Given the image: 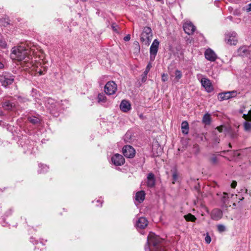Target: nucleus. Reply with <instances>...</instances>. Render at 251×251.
<instances>
[{"mask_svg":"<svg viewBox=\"0 0 251 251\" xmlns=\"http://www.w3.org/2000/svg\"><path fill=\"white\" fill-rule=\"evenodd\" d=\"M112 27L113 30L117 31L116 26H115L114 24L112 25Z\"/></svg>","mask_w":251,"mask_h":251,"instance_id":"51","label":"nucleus"},{"mask_svg":"<svg viewBox=\"0 0 251 251\" xmlns=\"http://www.w3.org/2000/svg\"><path fill=\"white\" fill-rule=\"evenodd\" d=\"M106 100V97L104 94H99L98 96V102H105Z\"/></svg>","mask_w":251,"mask_h":251,"instance_id":"29","label":"nucleus"},{"mask_svg":"<svg viewBox=\"0 0 251 251\" xmlns=\"http://www.w3.org/2000/svg\"><path fill=\"white\" fill-rule=\"evenodd\" d=\"M28 121L33 125H37L40 123L41 120L39 117L32 116L28 117Z\"/></svg>","mask_w":251,"mask_h":251,"instance_id":"24","label":"nucleus"},{"mask_svg":"<svg viewBox=\"0 0 251 251\" xmlns=\"http://www.w3.org/2000/svg\"><path fill=\"white\" fill-rule=\"evenodd\" d=\"M38 166L39 168V170H38V174L46 173L48 171L49 167L46 165L39 163Z\"/></svg>","mask_w":251,"mask_h":251,"instance_id":"25","label":"nucleus"},{"mask_svg":"<svg viewBox=\"0 0 251 251\" xmlns=\"http://www.w3.org/2000/svg\"><path fill=\"white\" fill-rule=\"evenodd\" d=\"M14 79V76L8 72H4L2 75L0 76V82L2 86L6 87L7 86L11 84Z\"/></svg>","mask_w":251,"mask_h":251,"instance_id":"4","label":"nucleus"},{"mask_svg":"<svg viewBox=\"0 0 251 251\" xmlns=\"http://www.w3.org/2000/svg\"><path fill=\"white\" fill-rule=\"evenodd\" d=\"M117 90V84L113 81L107 82L104 86V92L108 95H113Z\"/></svg>","mask_w":251,"mask_h":251,"instance_id":"8","label":"nucleus"},{"mask_svg":"<svg viewBox=\"0 0 251 251\" xmlns=\"http://www.w3.org/2000/svg\"><path fill=\"white\" fill-rule=\"evenodd\" d=\"M148 225V221L145 217H140L136 223V227L137 229H144Z\"/></svg>","mask_w":251,"mask_h":251,"instance_id":"15","label":"nucleus"},{"mask_svg":"<svg viewBox=\"0 0 251 251\" xmlns=\"http://www.w3.org/2000/svg\"><path fill=\"white\" fill-rule=\"evenodd\" d=\"M175 79L177 81H178L182 77V76L181 72L179 70H176L175 71Z\"/></svg>","mask_w":251,"mask_h":251,"instance_id":"30","label":"nucleus"},{"mask_svg":"<svg viewBox=\"0 0 251 251\" xmlns=\"http://www.w3.org/2000/svg\"><path fill=\"white\" fill-rule=\"evenodd\" d=\"M13 212V210L12 208L8 209L4 213V217H7L10 216Z\"/></svg>","mask_w":251,"mask_h":251,"instance_id":"35","label":"nucleus"},{"mask_svg":"<svg viewBox=\"0 0 251 251\" xmlns=\"http://www.w3.org/2000/svg\"><path fill=\"white\" fill-rule=\"evenodd\" d=\"M111 161L114 165L119 166L123 165L125 163V160L122 155L116 153L111 157Z\"/></svg>","mask_w":251,"mask_h":251,"instance_id":"11","label":"nucleus"},{"mask_svg":"<svg viewBox=\"0 0 251 251\" xmlns=\"http://www.w3.org/2000/svg\"><path fill=\"white\" fill-rule=\"evenodd\" d=\"M147 183L148 187L149 188H152L154 186L155 179L153 173H150L148 175Z\"/></svg>","mask_w":251,"mask_h":251,"instance_id":"17","label":"nucleus"},{"mask_svg":"<svg viewBox=\"0 0 251 251\" xmlns=\"http://www.w3.org/2000/svg\"><path fill=\"white\" fill-rule=\"evenodd\" d=\"M223 216L222 211L218 209L213 210L211 213L212 218L214 220H218L220 219Z\"/></svg>","mask_w":251,"mask_h":251,"instance_id":"18","label":"nucleus"},{"mask_svg":"<svg viewBox=\"0 0 251 251\" xmlns=\"http://www.w3.org/2000/svg\"><path fill=\"white\" fill-rule=\"evenodd\" d=\"M218 99L220 101L227 100L230 99V95L228 94V91L221 93L218 94Z\"/></svg>","mask_w":251,"mask_h":251,"instance_id":"22","label":"nucleus"},{"mask_svg":"<svg viewBox=\"0 0 251 251\" xmlns=\"http://www.w3.org/2000/svg\"><path fill=\"white\" fill-rule=\"evenodd\" d=\"M201 85L204 88L205 91L210 93L213 90L210 80L205 77H203L201 80Z\"/></svg>","mask_w":251,"mask_h":251,"instance_id":"12","label":"nucleus"},{"mask_svg":"<svg viewBox=\"0 0 251 251\" xmlns=\"http://www.w3.org/2000/svg\"><path fill=\"white\" fill-rule=\"evenodd\" d=\"M40 243L42 245H44V243H43V241H40Z\"/></svg>","mask_w":251,"mask_h":251,"instance_id":"55","label":"nucleus"},{"mask_svg":"<svg viewBox=\"0 0 251 251\" xmlns=\"http://www.w3.org/2000/svg\"><path fill=\"white\" fill-rule=\"evenodd\" d=\"M189 127L188 123L186 121H183L181 123V130L182 133L185 135L187 134L189 132Z\"/></svg>","mask_w":251,"mask_h":251,"instance_id":"21","label":"nucleus"},{"mask_svg":"<svg viewBox=\"0 0 251 251\" xmlns=\"http://www.w3.org/2000/svg\"><path fill=\"white\" fill-rule=\"evenodd\" d=\"M143 117V115L141 114V115H140V118H142Z\"/></svg>","mask_w":251,"mask_h":251,"instance_id":"56","label":"nucleus"},{"mask_svg":"<svg viewBox=\"0 0 251 251\" xmlns=\"http://www.w3.org/2000/svg\"><path fill=\"white\" fill-rule=\"evenodd\" d=\"M237 185V182L236 181H233L231 184V187L232 188H235Z\"/></svg>","mask_w":251,"mask_h":251,"instance_id":"46","label":"nucleus"},{"mask_svg":"<svg viewBox=\"0 0 251 251\" xmlns=\"http://www.w3.org/2000/svg\"><path fill=\"white\" fill-rule=\"evenodd\" d=\"M152 67V65H151V63H149L146 68V69L145 70V71L143 73V76L142 77V82H145L146 79H147V75L149 73L151 68Z\"/></svg>","mask_w":251,"mask_h":251,"instance_id":"23","label":"nucleus"},{"mask_svg":"<svg viewBox=\"0 0 251 251\" xmlns=\"http://www.w3.org/2000/svg\"><path fill=\"white\" fill-rule=\"evenodd\" d=\"M233 196V194L230 195V197H232Z\"/></svg>","mask_w":251,"mask_h":251,"instance_id":"59","label":"nucleus"},{"mask_svg":"<svg viewBox=\"0 0 251 251\" xmlns=\"http://www.w3.org/2000/svg\"><path fill=\"white\" fill-rule=\"evenodd\" d=\"M10 57L13 60L22 62V65L25 69H29L33 66L30 50L23 46L13 47Z\"/></svg>","mask_w":251,"mask_h":251,"instance_id":"1","label":"nucleus"},{"mask_svg":"<svg viewBox=\"0 0 251 251\" xmlns=\"http://www.w3.org/2000/svg\"><path fill=\"white\" fill-rule=\"evenodd\" d=\"M210 161L213 164L215 165L218 163V160L216 156H213L211 158Z\"/></svg>","mask_w":251,"mask_h":251,"instance_id":"36","label":"nucleus"},{"mask_svg":"<svg viewBox=\"0 0 251 251\" xmlns=\"http://www.w3.org/2000/svg\"><path fill=\"white\" fill-rule=\"evenodd\" d=\"M177 178H178L177 173L176 171H175L173 174V183H175V182L177 180Z\"/></svg>","mask_w":251,"mask_h":251,"instance_id":"37","label":"nucleus"},{"mask_svg":"<svg viewBox=\"0 0 251 251\" xmlns=\"http://www.w3.org/2000/svg\"><path fill=\"white\" fill-rule=\"evenodd\" d=\"M218 231L220 233L223 232L226 230V227L222 224H219L217 226Z\"/></svg>","mask_w":251,"mask_h":251,"instance_id":"32","label":"nucleus"},{"mask_svg":"<svg viewBox=\"0 0 251 251\" xmlns=\"http://www.w3.org/2000/svg\"><path fill=\"white\" fill-rule=\"evenodd\" d=\"M145 192L144 191H140L137 192L135 195V200L139 203L142 202L145 200Z\"/></svg>","mask_w":251,"mask_h":251,"instance_id":"19","label":"nucleus"},{"mask_svg":"<svg viewBox=\"0 0 251 251\" xmlns=\"http://www.w3.org/2000/svg\"><path fill=\"white\" fill-rule=\"evenodd\" d=\"M223 197V201L224 202H226V200L229 198V196L228 194L224 193Z\"/></svg>","mask_w":251,"mask_h":251,"instance_id":"39","label":"nucleus"},{"mask_svg":"<svg viewBox=\"0 0 251 251\" xmlns=\"http://www.w3.org/2000/svg\"><path fill=\"white\" fill-rule=\"evenodd\" d=\"M28 100V99H27L26 98H25V97H23V96H21L17 97V100L18 102L24 103V102L27 101Z\"/></svg>","mask_w":251,"mask_h":251,"instance_id":"31","label":"nucleus"},{"mask_svg":"<svg viewBox=\"0 0 251 251\" xmlns=\"http://www.w3.org/2000/svg\"><path fill=\"white\" fill-rule=\"evenodd\" d=\"M2 106L6 110H13V108L15 106V104L9 100H7L3 102Z\"/></svg>","mask_w":251,"mask_h":251,"instance_id":"20","label":"nucleus"},{"mask_svg":"<svg viewBox=\"0 0 251 251\" xmlns=\"http://www.w3.org/2000/svg\"><path fill=\"white\" fill-rule=\"evenodd\" d=\"M227 19H228V20H229L230 21H232L233 22V18L231 16H229L227 17Z\"/></svg>","mask_w":251,"mask_h":251,"instance_id":"49","label":"nucleus"},{"mask_svg":"<svg viewBox=\"0 0 251 251\" xmlns=\"http://www.w3.org/2000/svg\"><path fill=\"white\" fill-rule=\"evenodd\" d=\"M184 217L187 221L195 222L197 220L196 218L191 214L186 215Z\"/></svg>","mask_w":251,"mask_h":251,"instance_id":"28","label":"nucleus"},{"mask_svg":"<svg viewBox=\"0 0 251 251\" xmlns=\"http://www.w3.org/2000/svg\"><path fill=\"white\" fill-rule=\"evenodd\" d=\"M183 30L186 33L191 35L194 32L196 27L191 22H186L183 25Z\"/></svg>","mask_w":251,"mask_h":251,"instance_id":"14","label":"nucleus"},{"mask_svg":"<svg viewBox=\"0 0 251 251\" xmlns=\"http://www.w3.org/2000/svg\"><path fill=\"white\" fill-rule=\"evenodd\" d=\"M4 67L3 64L0 62V69L3 68Z\"/></svg>","mask_w":251,"mask_h":251,"instance_id":"52","label":"nucleus"},{"mask_svg":"<svg viewBox=\"0 0 251 251\" xmlns=\"http://www.w3.org/2000/svg\"><path fill=\"white\" fill-rule=\"evenodd\" d=\"M249 120L251 121V110L248 112Z\"/></svg>","mask_w":251,"mask_h":251,"instance_id":"48","label":"nucleus"},{"mask_svg":"<svg viewBox=\"0 0 251 251\" xmlns=\"http://www.w3.org/2000/svg\"><path fill=\"white\" fill-rule=\"evenodd\" d=\"M225 41L230 45H235L237 43L238 40L237 33L235 31H230L225 34Z\"/></svg>","mask_w":251,"mask_h":251,"instance_id":"6","label":"nucleus"},{"mask_svg":"<svg viewBox=\"0 0 251 251\" xmlns=\"http://www.w3.org/2000/svg\"><path fill=\"white\" fill-rule=\"evenodd\" d=\"M164 240L154 233L150 232L148 236L145 251H165Z\"/></svg>","mask_w":251,"mask_h":251,"instance_id":"2","label":"nucleus"},{"mask_svg":"<svg viewBox=\"0 0 251 251\" xmlns=\"http://www.w3.org/2000/svg\"><path fill=\"white\" fill-rule=\"evenodd\" d=\"M7 47V43L4 39H0V48L5 49Z\"/></svg>","mask_w":251,"mask_h":251,"instance_id":"33","label":"nucleus"},{"mask_svg":"<svg viewBox=\"0 0 251 251\" xmlns=\"http://www.w3.org/2000/svg\"><path fill=\"white\" fill-rule=\"evenodd\" d=\"M204 56L205 58L211 62L215 61L217 58V55L215 53V52L211 50V49H208L206 50L204 52Z\"/></svg>","mask_w":251,"mask_h":251,"instance_id":"13","label":"nucleus"},{"mask_svg":"<svg viewBox=\"0 0 251 251\" xmlns=\"http://www.w3.org/2000/svg\"><path fill=\"white\" fill-rule=\"evenodd\" d=\"M237 54L251 59V45L249 46H244L240 47L237 50Z\"/></svg>","mask_w":251,"mask_h":251,"instance_id":"9","label":"nucleus"},{"mask_svg":"<svg viewBox=\"0 0 251 251\" xmlns=\"http://www.w3.org/2000/svg\"><path fill=\"white\" fill-rule=\"evenodd\" d=\"M97 203H98V204H97V206H99V205H100V206H102V201L100 200H98L97 201H95Z\"/></svg>","mask_w":251,"mask_h":251,"instance_id":"45","label":"nucleus"},{"mask_svg":"<svg viewBox=\"0 0 251 251\" xmlns=\"http://www.w3.org/2000/svg\"><path fill=\"white\" fill-rule=\"evenodd\" d=\"M225 128L224 126H218L217 127V130L220 132H222L223 131V128Z\"/></svg>","mask_w":251,"mask_h":251,"instance_id":"44","label":"nucleus"},{"mask_svg":"<svg viewBox=\"0 0 251 251\" xmlns=\"http://www.w3.org/2000/svg\"><path fill=\"white\" fill-rule=\"evenodd\" d=\"M246 10L247 12L251 11V3H250L247 5V6H246Z\"/></svg>","mask_w":251,"mask_h":251,"instance_id":"43","label":"nucleus"},{"mask_svg":"<svg viewBox=\"0 0 251 251\" xmlns=\"http://www.w3.org/2000/svg\"><path fill=\"white\" fill-rule=\"evenodd\" d=\"M130 39V35L128 34L126 35L125 37L124 38V40L125 41H128Z\"/></svg>","mask_w":251,"mask_h":251,"instance_id":"42","label":"nucleus"},{"mask_svg":"<svg viewBox=\"0 0 251 251\" xmlns=\"http://www.w3.org/2000/svg\"><path fill=\"white\" fill-rule=\"evenodd\" d=\"M211 241V239L208 233H206L205 237V242L207 244H209Z\"/></svg>","mask_w":251,"mask_h":251,"instance_id":"38","label":"nucleus"},{"mask_svg":"<svg viewBox=\"0 0 251 251\" xmlns=\"http://www.w3.org/2000/svg\"><path fill=\"white\" fill-rule=\"evenodd\" d=\"M39 74H40V75H43V72H42V71H40V70L39 71Z\"/></svg>","mask_w":251,"mask_h":251,"instance_id":"54","label":"nucleus"},{"mask_svg":"<svg viewBox=\"0 0 251 251\" xmlns=\"http://www.w3.org/2000/svg\"><path fill=\"white\" fill-rule=\"evenodd\" d=\"M202 122L206 125H209L211 122L210 115L208 113L205 114L202 118Z\"/></svg>","mask_w":251,"mask_h":251,"instance_id":"26","label":"nucleus"},{"mask_svg":"<svg viewBox=\"0 0 251 251\" xmlns=\"http://www.w3.org/2000/svg\"><path fill=\"white\" fill-rule=\"evenodd\" d=\"M228 93L230 95V99L236 97L238 94L237 91L235 90L228 91ZM239 93H238V94Z\"/></svg>","mask_w":251,"mask_h":251,"instance_id":"34","label":"nucleus"},{"mask_svg":"<svg viewBox=\"0 0 251 251\" xmlns=\"http://www.w3.org/2000/svg\"><path fill=\"white\" fill-rule=\"evenodd\" d=\"M159 44V43L157 39H154L150 47V59L151 62L153 61L155 59V56L158 51Z\"/></svg>","mask_w":251,"mask_h":251,"instance_id":"7","label":"nucleus"},{"mask_svg":"<svg viewBox=\"0 0 251 251\" xmlns=\"http://www.w3.org/2000/svg\"><path fill=\"white\" fill-rule=\"evenodd\" d=\"M30 242L33 244H38V242L37 240H35L33 237L30 238Z\"/></svg>","mask_w":251,"mask_h":251,"instance_id":"41","label":"nucleus"},{"mask_svg":"<svg viewBox=\"0 0 251 251\" xmlns=\"http://www.w3.org/2000/svg\"><path fill=\"white\" fill-rule=\"evenodd\" d=\"M3 123L2 121H0V125H1V123Z\"/></svg>","mask_w":251,"mask_h":251,"instance_id":"58","label":"nucleus"},{"mask_svg":"<svg viewBox=\"0 0 251 251\" xmlns=\"http://www.w3.org/2000/svg\"><path fill=\"white\" fill-rule=\"evenodd\" d=\"M67 102L66 100H61V101H56L54 99L50 98H45L44 103L46 107L49 110L50 113L55 117H57L59 115L62 107L63 102Z\"/></svg>","mask_w":251,"mask_h":251,"instance_id":"3","label":"nucleus"},{"mask_svg":"<svg viewBox=\"0 0 251 251\" xmlns=\"http://www.w3.org/2000/svg\"><path fill=\"white\" fill-rule=\"evenodd\" d=\"M122 151L124 155L127 158H133L135 154V150L130 145L125 146L123 148Z\"/></svg>","mask_w":251,"mask_h":251,"instance_id":"10","label":"nucleus"},{"mask_svg":"<svg viewBox=\"0 0 251 251\" xmlns=\"http://www.w3.org/2000/svg\"><path fill=\"white\" fill-rule=\"evenodd\" d=\"M229 147L230 148H231V144H229Z\"/></svg>","mask_w":251,"mask_h":251,"instance_id":"57","label":"nucleus"},{"mask_svg":"<svg viewBox=\"0 0 251 251\" xmlns=\"http://www.w3.org/2000/svg\"><path fill=\"white\" fill-rule=\"evenodd\" d=\"M243 118L246 120H249V116L248 114H244L243 116Z\"/></svg>","mask_w":251,"mask_h":251,"instance_id":"47","label":"nucleus"},{"mask_svg":"<svg viewBox=\"0 0 251 251\" xmlns=\"http://www.w3.org/2000/svg\"><path fill=\"white\" fill-rule=\"evenodd\" d=\"M234 155H239V154L237 152V151H235V152H234Z\"/></svg>","mask_w":251,"mask_h":251,"instance_id":"53","label":"nucleus"},{"mask_svg":"<svg viewBox=\"0 0 251 251\" xmlns=\"http://www.w3.org/2000/svg\"><path fill=\"white\" fill-rule=\"evenodd\" d=\"M244 130L245 132L250 133L251 132V123L245 121L243 123V124Z\"/></svg>","mask_w":251,"mask_h":251,"instance_id":"27","label":"nucleus"},{"mask_svg":"<svg viewBox=\"0 0 251 251\" xmlns=\"http://www.w3.org/2000/svg\"><path fill=\"white\" fill-rule=\"evenodd\" d=\"M240 21H241L240 19H236L235 20L233 21V22L238 23L240 22Z\"/></svg>","mask_w":251,"mask_h":251,"instance_id":"50","label":"nucleus"},{"mask_svg":"<svg viewBox=\"0 0 251 251\" xmlns=\"http://www.w3.org/2000/svg\"><path fill=\"white\" fill-rule=\"evenodd\" d=\"M120 108L123 112H127L131 108V104L127 100H123L120 103Z\"/></svg>","mask_w":251,"mask_h":251,"instance_id":"16","label":"nucleus"},{"mask_svg":"<svg viewBox=\"0 0 251 251\" xmlns=\"http://www.w3.org/2000/svg\"><path fill=\"white\" fill-rule=\"evenodd\" d=\"M161 79L163 82H165L167 80V75L165 74H163L161 75Z\"/></svg>","mask_w":251,"mask_h":251,"instance_id":"40","label":"nucleus"},{"mask_svg":"<svg viewBox=\"0 0 251 251\" xmlns=\"http://www.w3.org/2000/svg\"><path fill=\"white\" fill-rule=\"evenodd\" d=\"M152 36V30L150 27H145L141 34V41L146 44H149Z\"/></svg>","mask_w":251,"mask_h":251,"instance_id":"5","label":"nucleus"}]
</instances>
